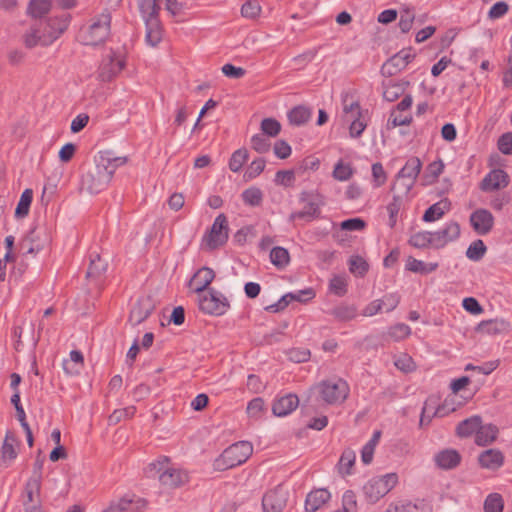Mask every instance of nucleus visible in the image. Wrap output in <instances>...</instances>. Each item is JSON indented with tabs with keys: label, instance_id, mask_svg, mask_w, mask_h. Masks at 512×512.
Segmentation results:
<instances>
[{
	"label": "nucleus",
	"instance_id": "5",
	"mask_svg": "<svg viewBox=\"0 0 512 512\" xmlns=\"http://www.w3.org/2000/svg\"><path fill=\"white\" fill-rule=\"evenodd\" d=\"M253 446L248 441H239L226 448L217 460L222 469H229L243 464L251 456Z\"/></svg>",
	"mask_w": 512,
	"mask_h": 512
},
{
	"label": "nucleus",
	"instance_id": "54",
	"mask_svg": "<svg viewBox=\"0 0 512 512\" xmlns=\"http://www.w3.org/2000/svg\"><path fill=\"white\" fill-rule=\"evenodd\" d=\"M368 268V263L360 256H352L349 260V270L355 275L364 276Z\"/></svg>",
	"mask_w": 512,
	"mask_h": 512
},
{
	"label": "nucleus",
	"instance_id": "43",
	"mask_svg": "<svg viewBox=\"0 0 512 512\" xmlns=\"http://www.w3.org/2000/svg\"><path fill=\"white\" fill-rule=\"evenodd\" d=\"M242 200L246 205L259 206L263 201V193L257 187H250L242 192Z\"/></svg>",
	"mask_w": 512,
	"mask_h": 512
},
{
	"label": "nucleus",
	"instance_id": "11",
	"mask_svg": "<svg viewBox=\"0 0 512 512\" xmlns=\"http://www.w3.org/2000/svg\"><path fill=\"white\" fill-rule=\"evenodd\" d=\"M300 200L304 202L305 205L301 211L291 213V221L304 218L311 220L320 215V206L323 204L320 195L310 192H302Z\"/></svg>",
	"mask_w": 512,
	"mask_h": 512
},
{
	"label": "nucleus",
	"instance_id": "48",
	"mask_svg": "<svg viewBox=\"0 0 512 512\" xmlns=\"http://www.w3.org/2000/svg\"><path fill=\"white\" fill-rule=\"evenodd\" d=\"M41 482H37L34 480H28L25 485V494L26 499L23 503H35L36 500L40 499V492H41Z\"/></svg>",
	"mask_w": 512,
	"mask_h": 512
},
{
	"label": "nucleus",
	"instance_id": "2",
	"mask_svg": "<svg viewBox=\"0 0 512 512\" xmlns=\"http://www.w3.org/2000/svg\"><path fill=\"white\" fill-rule=\"evenodd\" d=\"M71 16L67 13L48 17L42 29V22L35 23L23 34L22 39L26 48L32 49L38 45L50 46L68 28Z\"/></svg>",
	"mask_w": 512,
	"mask_h": 512
},
{
	"label": "nucleus",
	"instance_id": "50",
	"mask_svg": "<svg viewBox=\"0 0 512 512\" xmlns=\"http://www.w3.org/2000/svg\"><path fill=\"white\" fill-rule=\"evenodd\" d=\"M485 252L486 246L484 242L478 239L469 245L466 251V256L472 261H479L480 259L483 258Z\"/></svg>",
	"mask_w": 512,
	"mask_h": 512
},
{
	"label": "nucleus",
	"instance_id": "34",
	"mask_svg": "<svg viewBox=\"0 0 512 512\" xmlns=\"http://www.w3.org/2000/svg\"><path fill=\"white\" fill-rule=\"evenodd\" d=\"M14 443V436L11 433L7 432L1 449V462L6 465L12 460H14L17 456V452L14 448Z\"/></svg>",
	"mask_w": 512,
	"mask_h": 512
},
{
	"label": "nucleus",
	"instance_id": "21",
	"mask_svg": "<svg viewBox=\"0 0 512 512\" xmlns=\"http://www.w3.org/2000/svg\"><path fill=\"white\" fill-rule=\"evenodd\" d=\"M299 405L295 394H287L276 399L272 405V412L277 417H284L293 412Z\"/></svg>",
	"mask_w": 512,
	"mask_h": 512
},
{
	"label": "nucleus",
	"instance_id": "7",
	"mask_svg": "<svg viewBox=\"0 0 512 512\" xmlns=\"http://www.w3.org/2000/svg\"><path fill=\"white\" fill-rule=\"evenodd\" d=\"M111 13L104 10L96 16L88 27L84 41L86 45H98L104 42L110 34Z\"/></svg>",
	"mask_w": 512,
	"mask_h": 512
},
{
	"label": "nucleus",
	"instance_id": "25",
	"mask_svg": "<svg viewBox=\"0 0 512 512\" xmlns=\"http://www.w3.org/2000/svg\"><path fill=\"white\" fill-rule=\"evenodd\" d=\"M482 425V418L479 415L471 416L461 421L456 427V434L461 438L470 437L477 434Z\"/></svg>",
	"mask_w": 512,
	"mask_h": 512
},
{
	"label": "nucleus",
	"instance_id": "45",
	"mask_svg": "<svg viewBox=\"0 0 512 512\" xmlns=\"http://www.w3.org/2000/svg\"><path fill=\"white\" fill-rule=\"evenodd\" d=\"M415 19V13L413 8L406 6L400 11L399 28L403 33H407L411 30Z\"/></svg>",
	"mask_w": 512,
	"mask_h": 512
},
{
	"label": "nucleus",
	"instance_id": "17",
	"mask_svg": "<svg viewBox=\"0 0 512 512\" xmlns=\"http://www.w3.org/2000/svg\"><path fill=\"white\" fill-rule=\"evenodd\" d=\"M509 184V176L502 169H493L481 181L480 189L484 192L505 188Z\"/></svg>",
	"mask_w": 512,
	"mask_h": 512
},
{
	"label": "nucleus",
	"instance_id": "9",
	"mask_svg": "<svg viewBox=\"0 0 512 512\" xmlns=\"http://www.w3.org/2000/svg\"><path fill=\"white\" fill-rule=\"evenodd\" d=\"M198 303L202 312L216 316L225 314L230 307L228 299L214 289H210L208 294H200Z\"/></svg>",
	"mask_w": 512,
	"mask_h": 512
},
{
	"label": "nucleus",
	"instance_id": "28",
	"mask_svg": "<svg viewBox=\"0 0 512 512\" xmlns=\"http://www.w3.org/2000/svg\"><path fill=\"white\" fill-rule=\"evenodd\" d=\"M52 9L51 0H30L26 14L34 19H41Z\"/></svg>",
	"mask_w": 512,
	"mask_h": 512
},
{
	"label": "nucleus",
	"instance_id": "36",
	"mask_svg": "<svg viewBox=\"0 0 512 512\" xmlns=\"http://www.w3.org/2000/svg\"><path fill=\"white\" fill-rule=\"evenodd\" d=\"M310 117L311 110L302 105L294 107L288 113L290 123L296 126L305 124L310 119Z\"/></svg>",
	"mask_w": 512,
	"mask_h": 512
},
{
	"label": "nucleus",
	"instance_id": "8",
	"mask_svg": "<svg viewBox=\"0 0 512 512\" xmlns=\"http://www.w3.org/2000/svg\"><path fill=\"white\" fill-rule=\"evenodd\" d=\"M422 169V162L418 157L409 158L404 167L398 172L395 188L402 194H408Z\"/></svg>",
	"mask_w": 512,
	"mask_h": 512
},
{
	"label": "nucleus",
	"instance_id": "38",
	"mask_svg": "<svg viewBox=\"0 0 512 512\" xmlns=\"http://www.w3.org/2000/svg\"><path fill=\"white\" fill-rule=\"evenodd\" d=\"M343 112L346 116L355 117L364 113L358 101H354L349 93H343L341 96Z\"/></svg>",
	"mask_w": 512,
	"mask_h": 512
},
{
	"label": "nucleus",
	"instance_id": "1",
	"mask_svg": "<svg viewBox=\"0 0 512 512\" xmlns=\"http://www.w3.org/2000/svg\"><path fill=\"white\" fill-rule=\"evenodd\" d=\"M127 157L116 156L110 150L99 152L95 165L82 176V189L90 194L103 191L111 181L116 169L125 165Z\"/></svg>",
	"mask_w": 512,
	"mask_h": 512
},
{
	"label": "nucleus",
	"instance_id": "57",
	"mask_svg": "<svg viewBox=\"0 0 512 512\" xmlns=\"http://www.w3.org/2000/svg\"><path fill=\"white\" fill-rule=\"evenodd\" d=\"M341 512H357L356 495L352 490L344 492L342 497V510Z\"/></svg>",
	"mask_w": 512,
	"mask_h": 512
},
{
	"label": "nucleus",
	"instance_id": "26",
	"mask_svg": "<svg viewBox=\"0 0 512 512\" xmlns=\"http://www.w3.org/2000/svg\"><path fill=\"white\" fill-rule=\"evenodd\" d=\"M409 82L388 80L383 82V98L389 102L397 100L400 96L405 93Z\"/></svg>",
	"mask_w": 512,
	"mask_h": 512
},
{
	"label": "nucleus",
	"instance_id": "30",
	"mask_svg": "<svg viewBox=\"0 0 512 512\" xmlns=\"http://www.w3.org/2000/svg\"><path fill=\"white\" fill-rule=\"evenodd\" d=\"M434 405L435 401L432 398L427 399L424 403L420 417V425H423L425 422L428 424L433 416L443 417L446 415L447 412L444 406H438L435 409Z\"/></svg>",
	"mask_w": 512,
	"mask_h": 512
},
{
	"label": "nucleus",
	"instance_id": "44",
	"mask_svg": "<svg viewBox=\"0 0 512 512\" xmlns=\"http://www.w3.org/2000/svg\"><path fill=\"white\" fill-rule=\"evenodd\" d=\"M409 244L416 248L433 247L432 232L421 231L413 234L409 239Z\"/></svg>",
	"mask_w": 512,
	"mask_h": 512
},
{
	"label": "nucleus",
	"instance_id": "58",
	"mask_svg": "<svg viewBox=\"0 0 512 512\" xmlns=\"http://www.w3.org/2000/svg\"><path fill=\"white\" fill-rule=\"evenodd\" d=\"M381 303L382 311L391 312L393 311L400 302V296L397 293H388L383 296L382 299H378Z\"/></svg>",
	"mask_w": 512,
	"mask_h": 512
},
{
	"label": "nucleus",
	"instance_id": "27",
	"mask_svg": "<svg viewBox=\"0 0 512 512\" xmlns=\"http://www.w3.org/2000/svg\"><path fill=\"white\" fill-rule=\"evenodd\" d=\"M498 428L493 424L481 425L475 435V444L478 446H488L493 443L498 435Z\"/></svg>",
	"mask_w": 512,
	"mask_h": 512
},
{
	"label": "nucleus",
	"instance_id": "63",
	"mask_svg": "<svg viewBox=\"0 0 512 512\" xmlns=\"http://www.w3.org/2000/svg\"><path fill=\"white\" fill-rule=\"evenodd\" d=\"M444 163L442 160L434 161L430 163L426 168V178L428 182H433L443 172Z\"/></svg>",
	"mask_w": 512,
	"mask_h": 512
},
{
	"label": "nucleus",
	"instance_id": "3",
	"mask_svg": "<svg viewBox=\"0 0 512 512\" xmlns=\"http://www.w3.org/2000/svg\"><path fill=\"white\" fill-rule=\"evenodd\" d=\"M138 9L145 23V41L156 47L163 38V27L159 19L160 6L157 0H139Z\"/></svg>",
	"mask_w": 512,
	"mask_h": 512
},
{
	"label": "nucleus",
	"instance_id": "41",
	"mask_svg": "<svg viewBox=\"0 0 512 512\" xmlns=\"http://www.w3.org/2000/svg\"><path fill=\"white\" fill-rule=\"evenodd\" d=\"M32 199L33 191L31 189H25L21 194L20 200L15 210V216L17 218H23L28 215Z\"/></svg>",
	"mask_w": 512,
	"mask_h": 512
},
{
	"label": "nucleus",
	"instance_id": "61",
	"mask_svg": "<svg viewBox=\"0 0 512 512\" xmlns=\"http://www.w3.org/2000/svg\"><path fill=\"white\" fill-rule=\"evenodd\" d=\"M407 512H432L433 507L429 501L424 499L416 500L415 502H407Z\"/></svg>",
	"mask_w": 512,
	"mask_h": 512
},
{
	"label": "nucleus",
	"instance_id": "56",
	"mask_svg": "<svg viewBox=\"0 0 512 512\" xmlns=\"http://www.w3.org/2000/svg\"><path fill=\"white\" fill-rule=\"evenodd\" d=\"M353 175V169L348 164L338 162L333 170V177L338 181H347Z\"/></svg>",
	"mask_w": 512,
	"mask_h": 512
},
{
	"label": "nucleus",
	"instance_id": "6",
	"mask_svg": "<svg viewBox=\"0 0 512 512\" xmlns=\"http://www.w3.org/2000/svg\"><path fill=\"white\" fill-rule=\"evenodd\" d=\"M398 482V476L395 473H388L380 477L370 479L363 486V493L370 503H376L384 497Z\"/></svg>",
	"mask_w": 512,
	"mask_h": 512
},
{
	"label": "nucleus",
	"instance_id": "23",
	"mask_svg": "<svg viewBox=\"0 0 512 512\" xmlns=\"http://www.w3.org/2000/svg\"><path fill=\"white\" fill-rule=\"evenodd\" d=\"M434 460L439 468L449 470L460 464L461 455L455 449H444L435 455Z\"/></svg>",
	"mask_w": 512,
	"mask_h": 512
},
{
	"label": "nucleus",
	"instance_id": "33",
	"mask_svg": "<svg viewBox=\"0 0 512 512\" xmlns=\"http://www.w3.org/2000/svg\"><path fill=\"white\" fill-rule=\"evenodd\" d=\"M270 261L276 268L282 270L289 265L290 254L284 247H273L270 251Z\"/></svg>",
	"mask_w": 512,
	"mask_h": 512
},
{
	"label": "nucleus",
	"instance_id": "19",
	"mask_svg": "<svg viewBox=\"0 0 512 512\" xmlns=\"http://www.w3.org/2000/svg\"><path fill=\"white\" fill-rule=\"evenodd\" d=\"M187 472L177 468H167L159 475L160 483L169 489L178 488L188 482Z\"/></svg>",
	"mask_w": 512,
	"mask_h": 512
},
{
	"label": "nucleus",
	"instance_id": "59",
	"mask_svg": "<svg viewBox=\"0 0 512 512\" xmlns=\"http://www.w3.org/2000/svg\"><path fill=\"white\" fill-rule=\"evenodd\" d=\"M330 291L337 296H343L347 292V282L342 276H335L330 280Z\"/></svg>",
	"mask_w": 512,
	"mask_h": 512
},
{
	"label": "nucleus",
	"instance_id": "4",
	"mask_svg": "<svg viewBox=\"0 0 512 512\" xmlns=\"http://www.w3.org/2000/svg\"><path fill=\"white\" fill-rule=\"evenodd\" d=\"M315 389L321 400L330 405L344 402L349 395V386L341 378L323 380L315 386Z\"/></svg>",
	"mask_w": 512,
	"mask_h": 512
},
{
	"label": "nucleus",
	"instance_id": "64",
	"mask_svg": "<svg viewBox=\"0 0 512 512\" xmlns=\"http://www.w3.org/2000/svg\"><path fill=\"white\" fill-rule=\"evenodd\" d=\"M497 145L501 153L505 155H512V132L501 135Z\"/></svg>",
	"mask_w": 512,
	"mask_h": 512
},
{
	"label": "nucleus",
	"instance_id": "13",
	"mask_svg": "<svg viewBox=\"0 0 512 512\" xmlns=\"http://www.w3.org/2000/svg\"><path fill=\"white\" fill-rule=\"evenodd\" d=\"M415 57L412 49H403L388 59L382 66V74L392 76L404 69Z\"/></svg>",
	"mask_w": 512,
	"mask_h": 512
},
{
	"label": "nucleus",
	"instance_id": "49",
	"mask_svg": "<svg viewBox=\"0 0 512 512\" xmlns=\"http://www.w3.org/2000/svg\"><path fill=\"white\" fill-rule=\"evenodd\" d=\"M261 6L256 0H248L241 7V15L244 18L255 20L261 13Z\"/></svg>",
	"mask_w": 512,
	"mask_h": 512
},
{
	"label": "nucleus",
	"instance_id": "24",
	"mask_svg": "<svg viewBox=\"0 0 512 512\" xmlns=\"http://www.w3.org/2000/svg\"><path fill=\"white\" fill-rule=\"evenodd\" d=\"M331 497L327 489H317L310 492L305 501V510L307 512H315L324 505Z\"/></svg>",
	"mask_w": 512,
	"mask_h": 512
},
{
	"label": "nucleus",
	"instance_id": "40",
	"mask_svg": "<svg viewBox=\"0 0 512 512\" xmlns=\"http://www.w3.org/2000/svg\"><path fill=\"white\" fill-rule=\"evenodd\" d=\"M107 267V261L103 260L99 254L92 255L86 276L98 277L107 270Z\"/></svg>",
	"mask_w": 512,
	"mask_h": 512
},
{
	"label": "nucleus",
	"instance_id": "46",
	"mask_svg": "<svg viewBox=\"0 0 512 512\" xmlns=\"http://www.w3.org/2000/svg\"><path fill=\"white\" fill-rule=\"evenodd\" d=\"M504 501L499 493H491L484 501L485 512H503Z\"/></svg>",
	"mask_w": 512,
	"mask_h": 512
},
{
	"label": "nucleus",
	"instance_id": "55",
	"mask_svg": "<svg viewBox=\"0 0 512 512\" xmlns=\"http://www.w3.org/2000/svg\"><path fill=\"white\" fill-rule=\"evenodd\" d=\"M352 119L353 120L349 126V134L352 138H358L367 127V123L364 119V113L356 115L355 117H352Z\"/></svg>",
	"mask_w": 512,
	"mask_h": 512
},
{
	"label": "nucleus",
	"instance_id": "60",
	"mask_svg": "<svg viewBox=\"0 0 512 512\" xmlns=\"http://www.w3.org/2000/svg\"><path fill=\"white\" fill-rule=\"evenodd\" d=\"M265 160L263 158H257L251 162L245 172V177L248 179H253L260 175L265 168Z\"/></svg>",
	"mask_w": 512,
	"mask_h": 512
},
{
	"label": "nucleus",
	"instance_id": "10",
	"mask_svg": "<svg viewBox=\"0 0 512 512\" xmlns=\"http://www.w3.org/2000/svg\"><path fill=\"white\" fill-rule=\"evenodd\" d=\"M228 240V221L224 214H219L203 241L209 250H214L224 245Z\"/></svg>",
	"mask_w": 512,
	"mask_h": 512
},
{
	"label": "nucleus",
	"instance_id": "47",
	"mask_svg": "<svg viewBox=\"0 0 512 512\" xmlns=\"http://www.w3.org/2000/svg\"><path fill=\"white\" fill-rule=\"evenodd\" d=\"M248 156V151L245 148L236 150L229 160L230 170L233 172H239L248 160Z\"/></svg>",
	"mask_w": 512,
	"mask_h": 512
},
{
	"label": "nucleus",
	"instance_id": "31",
	"mask_svg": "<svg viewBox=\"0 0 512 512\" xmlns=\"http://www.w3.org/2000/svg\"><path fill=\"white\" fill-rule=\"evenodd\" d=\"M355 461V452L350 448L345 449L342 452L339 462L337 464L339 474H341L343 477L352 474V468L355 464Z\"/></svg>",
	"mask_w": 512,
	"mask_h": 512
},
{
	"label": "nucleus",
	"instance_id": "39",
	"mask_svg": "<svg viewBox=\"0 0 512 512\" xmlns=\"http://www.w3.org/2000/svg\"><path fill=\"white\" fill-rule=\"evenodd\" d=\"M339 321H349L356 317L357 310L353 305H339L329 311Z\"/></svg>",
	"mask_w": 512,
	"mask_h": 512
},
{
	"label": "nucleus",
	"instance_id": "53",
	"mask_svg": "<svg viewBox=\"0 0 512 512\" xmlns=\"http://www.w3.org/2000/svg\"><path fill=\"white\" fill-rule=\"evenodd\" d=\"M251 147L257 152V153H266L270 150L271 143L268 139V137L262 133L255 134L251 138Z\"/></svg>",
	"mask_w": 512,
	"mask_h": 512
},
{
	"label": "nucleus",
	"instance_id": "15",
	"mask_svg": "<svg viewBox=\"0 0 512 512\" xmlns=\"http://www.w3.org/2000/svg\"><path fill=\"white\" fill-rule=\"evenodd\" d=\"M470 223L478 235H486L493 228L494 217L486 209H477L470 215Z\"/></svg>",
	"mask_w": 512,
	"mask_h": 512
},
{
	"label": "nucleus",
	"instance_id": "32",
	"mask_svg": "<svg viewBox=\"0 0 512 512\" xmlns=\"http://www.w3.org/2000/svg\"><path fill=\"white\" fill-rule=\"evenodd\" d=\"M63 369L69 375H76L80 373L83 366V355L80 351L72 350L70 358L63 360Z\"/></svg>",
	"mask_w": 512,
	"mask_h": 512
},
{
	"label": "nucleus",
	"instance_id": "16",
	"mask_svg": "<svg viewBox=\"0 0 512 512\" xmlns=\"http://www.w3.org/2000/svg\"><path fill=\"white\" fill-rule=\"evenodd\" d=\"M460 235V225L457 222L451 221L442 229L432 232L433 247L442 248L451 241L456 240Z\"/></svg>",
	"mask_w": 512,
	"mask_h": 512
},
{
	"label": "nucleus",
	"instance_id": "22",
	"mask_svg": "<svg viewBox=\"0 0 512 512\" xmlns=\"http://www.w3.org/2000/svg\"><path fill=\"white\" fill-rule=\"evenodd\" d=\"M214 278L215 273L211 268L202 267L193 275L190 285L193 286L194 291L200 295L204 293Z\"/></svg>",
	"mask_w": 512,
	"mask_h": 512
},
{
	"label": "nucleus",
	"instance_id": "51",
	"mask_svg": "<svg viewBox=\"0 0 512 512\" xmlns=\"http://www.w3.org/2000/svg\"><path fill=\"white\" fill-rule=\"evenodd\" d=\"M135 412H136V408L134 406H128L125 408L116 409L109 416L108 422L110 425H116L123 419L131 418L135 414Z\"/></svg>",
	"mask_w": 512,
	"mask_h": 512
},
{
	"label": "nucleus",
	"instance_id": "20",
	"mask_svg": "<svg viewBox=\"0 0 512 512\" xmlns=\"http://www.w3.org/2000/svg\"><path fill=\"white\" fill-rule=\"evenodd\" d=\"M511 324L503 318L481 321L475 328L476 332L487 335H498L509 332Z\"/></svg>",
	"mask_w": 512,
	"mask_h": 512
},
{
	"label": "nucleus",
	"instance_id": "18",
	"mask_svg": "<svg viewBox=\"0 0 512 512\" xmlns=\"http://www.w3.org/2000/svg\"><path fill=\"white\" fill-rule=\"evenodd\" d=\"M504 454L499 449H486L478 455V464L481 468L497 471L504 465Z\"/></svg>",
	"mask_w": 512,
	"mask_h": 512
},
{
	"label": "nucleus",
	"instance_id": "29",
	"mask_svg": "<svg viewBox=\"0 0 512 512\" xmlns=\"http://www.w3.org/2000/svg\"><path fill=\"white\" fill-rule=\"evenodd\" d=\"M150 313L151 305L148 301L138 302L130 311L129 322L133 326L139 325L149 317Z\"/></svg>",
	"mask_w": 512,
	"mask_h": 512
},
{
	"label": "nucleus",
	"instance_id": "52",
	"mask_svg": "<svg viewBox=\"0 0 512 512\" xmlns=\"http://www.w3.org/2000/svg\"><path fill=\"white\" fill-rule=\"evenodd\" d=\"M281 130V124L274 118H265L261 122L262 134L267 137H276Z\"/></svg>",
	"mask_w": 512,
	"mask_h": 512
},
{
	"label": "nucleus",
	"instance_id": "14",
	"mask_svg": "<svg viewBox=\"0 0 512 512\" xmlns=\"http://www.w3.org/2000/svg\"><path fill=\"white\" fill-rule=\"evenodd\" d=\"M288 493L281 487L267 492L262 499L264 512H282L287 504Z\"/></svg>",
	"mask_w": 512,
	"mask_h": 512
},
{
	"label": "nucleus",
	"instance_id": "35",
	"mask_svg": "<svg viewBox=\"0 0 512 512\" xmlns=\"http://www.w3.org/2000/svg\"><path fill=\"white\" fill-rule=\"evenodd\" d=\"M406 268L409 271L426 275L435 271L438 268V263H425L421 260L409 257Z\"/></svg>",
	"mask_w": 512,
	"mask_h": 512
},
{
	"label": "nucleus",
	"instance_id": "42",
	"mask_svg": "<svg viewBox=\"0 0 512 512\" xmlns=\"http://www.w3.org/2000/svg\"><path fill=\"white\" fill-rule=\"evenodd\" d=\"M398 112L396 110H392L388 121H387V129H394L398 126L409 125L412 122V115L410 113Z\"/></svg>",
	"mask_w": 512,
	"mask_h": 512
},
{
	"label": "nucleus",
	"instance_id": "62",
	"mask_svg": "<svg viewBox=\"0 0 512 512\" xmlns=\"http://www.w3.org/2000/svg\"><path fill=\"white\" fill-rule=\"evenodd\" d=\"M509 10V5L505 1L496 2L488 12V18L496 20L503 17Z\"/></svg>",
	"mask_w": 512,
	"mask_h": 512
},
{
	"label": "nucleus",
	"instance_id": "37",
	"mask_svg": "<svg viewBox=\"0 0 512 512\" xmlns=\"http://www.w3.org/2000/svg\"><path fill=\"white\" fill-rule=\"evenodd\" d=\"M449 208V202L447 200L437 202L431 205L423 215V221L425 222H433L437 219H440L446 210Z\"/></svg>",
	"mask_w": 512,
	"mask_h": 512
},
{
	"label": "nucleus",
	"instance_id": "12",
	"mask_svg": "<svg viewBox=\"0 0 512 512\" xmlns=\"http://www.w3.org/2000/svg\"><path fill=\"white\" fill-rule=\"evenodd\" d=\"M125 59L120 53L111 51L106 55L99 68V78L101 81L109 82L116 77L124 68Z\"/></svg>",
	"mask_w": 512,
	"mask_h": 512
}]
</instances>
